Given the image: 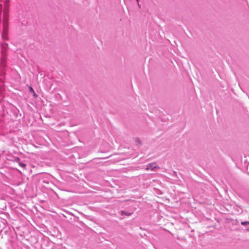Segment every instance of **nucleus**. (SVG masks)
Segmentation results:
<instances>
[{
    "label": "nucleus",
    "mask_w": 249,
    "mask_h": 249,
    "mask_svg": "<svg viewBox=\"0 0 249 249\" xmlns=\"http://www.w3.org/2000/svg\"><path fill=\"white\" fill-rule=\"evenodd\" d=\"M9 0H5L4 3V10H3V31L6 32V28L8 24V7L9 6Z\"/></svg>",
    "instance_id": "obj_1"
},
{
    "label": "nucleus",
    "mask_w": 249,
    "mask_h": 249,
    "mask_svg": "<svg viewBox=\"0 0 249 249\" xmlns=\"http://www.w3.org/2000/svg\"><path fill=\"white\" fill-rule=\"evenodd\" d=\"M156 167H157V164L156 163H155V162L150 163H149L147 165L146 170H150L153 171V170H155V168H156Z\"/></svg>",
    "instance_id": "obj_2"
},
{
    "label": "nucleus",
    "mask_w": 249,
    "mask_h": 249,
    "mask_svg": "<svg viewBox=\"0 0 249 249\" xmlns=\"http://www.w3.org/2000/svg\"><path fill=\"white\" fill-rule=\"evenodd\" d=\"M2 46V51H1V53L2 55V59H4L5 56V49L6 48V46H7V44L5 43H2L1 44Z\"/></svg>",
    "instance_id": "obj_3"
},
{
    "label": "nucleus",
    "mask_w": 249,
    "mask_h": 249,
    "mask_svg": "<svg viewBox=\"0 0 249 249\" xmlns=\"http://www.w3.org/2000/svg\"><path fill=\"white\" fill-rule=\"evenodd\" d=\"M20 167L23 168H25V167H26V164L24 163H22V162H19L18 163Z\"/></svg>",
    "instance_id": "obj_4"
},
{
    "label": "nucleus",
    "mask_w": 249,
    "mask_h": 249,
    "mask_svg": "<svg viewBox=\"0 0 249 249\" xmlns=\"http://www.w3.org/2000/svg\"><path fill=\"white\" fill-rule=\"evenodd\" d=\"M241 224L244 226L249 225V221H244L241 222Z\"/></svg>",
    "instance_id": "obj_5"
},
{
    "label": "nucleus",
    "mask_w": 249,
    "mask_h": 249,
    "mask_svg": "<svg viewBox=\"0 0 249 249\" xmlns=\"http://www.w3.org/2000/svg\"><path fill=\"white\" fill-rule=\"evenodd\" d=\"M29 91H30V92L33 93V94L34 96H36V95H35L36 93H35L33 89L31 87H30L29 88Z\"/></svg>",
    "instance_id": "obj_6"
},
{
    "label": "nucleus",
    "mask_w": 249,
    "mask_h": 249,
    "mask_svg": "<svg viewBox=\"0 0 249 249\" xmlns=\"http://www.w3.org/2000/svg\"><path fill=\"white\" fill-rule=\"evenodd\" d=\"M122 214H124L126 215H131V213L125 212L124 211H122Z\"/></svg>",
    "instance_id": "obj_7"
},
{
    "label": "nucleus",
    "mask_w": 249,
    "mask_h": 249,
    "mask_svg": "<svg viewBox=\"0 0 249 249\" xmlns=\"http://www.w3.org/2000/svg\"><path fill=\"white\" fill-rule=\"evenodd\" d=\"M136 1H137V2H138V4L139 7H140V4H139V0H136Z\"/></svg>",
    "instance_id": "obj_8"
},
{
    "label": "nucleus",
    "mask_w": 249,
    "mask_h": 249,
    "mask_svg": "<svg viewBox=\"0 0 249 249\" xmlns=\"http://www.w3.org/2000/svg\"><path fill=\"white\" fill-rule=\"evenodd\" d=\"M0 1H1V0H0Z\"/></svg>",
    "instance_id": "obj_9"
}]
</instances>
